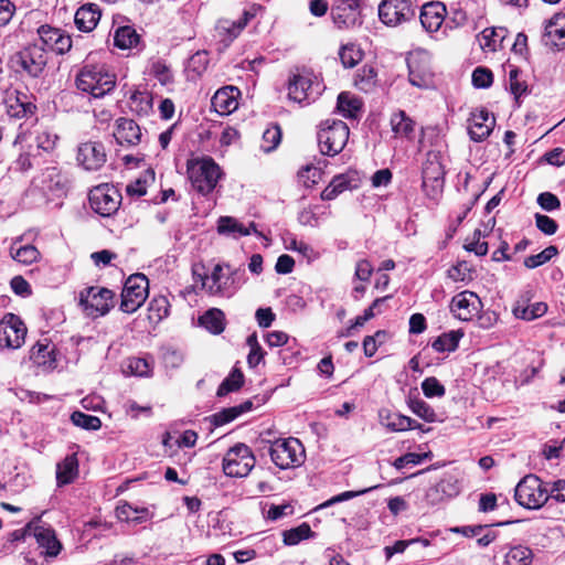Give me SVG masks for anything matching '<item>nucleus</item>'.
<instances>
[{
  "instance_id": "3c124183",
  "label": "nucleus",
  "mask_w": 565,
  "mask_h": 565,
  "mask_svg": "<svg viewBox=\"0 0 565 565\" xmlns=\"http://www.w3.org/2000/svg\"><path fill=\"white\" fill-rule=\"evenodd\" d=\"M131 108L138 114L147 115L152 108V97L147 92H135L130 97Z\"/></svg>"
},
{
  "instance_id": "e433bc0d",
  "label": "nucleus",
  "mask_w": 565,
  "mask_h": 565,
  "mask_svg": "<svg viewBox=\"0 0 565 565\" xmlns=\"http://www.w3.org/2000/svg\"><path fill=\"white\" fill-rule=\"evenodd\" d=\"M11 257L23 265H31L40 259V252L33 245H19L14 242L10 247Z\"/></svg>"
},
{
  "instance_id": "c756f323",
  "label": "nucleus",
  "mask_w": 565,
  "mask_h": 565,
  "mask_svg": "<svg viewBox=\"0 0 565 565\" xmlns=\"http://www.w3.org/2000/svg\"><path fill=\"white\" fill-rule=\"evenodd\" d=\"M202 287L210 295H221L226 288L228 277L224 274V267L220 264L215 265L211 275L200 276Z\"/></svg>"
},
{
  "instance_id": "473e14b6",
  "label": "nucleus",
  "mask_w": 565,
  "mask_h": 565,
  "mask_svg": "<svg viewBox=\"0 0 565 565\" xmlns=\"http://www.w3.org/2000/svg\"><path fill=\"white\" fill-rule=\"evenodd\" d=\"M199 324L213 334H220L225 329V315L218 308H211L199 318Z\"/></svg>"
},
{
  "instance_id": "a211bd4d",
  "label": "nucleus",
  "mask_w": 565,
  "mask_h": 565,
  "mask_svg": "<svg viewBox=\"0 0 565 565\" xmlns=\"http://www.w3.org/2000/svg\"><path fill=\"white\" fill-rule=\"evenodd\" d=\"M77 161L87 171L99 170L107 160L105 147L98 141H86L77 149Z\"/></svg>"
},
{
  "instance_id": "2f4dec72",
  "label": "nucleus",
  "mask_w": 565,
  "mask_h": 565,
  "mask_svg": "<svg viewBox=\"0 0 565 565\" xmlns=\"http://www.w3.org/2000/svg\"><path fill=\"white\" fill-rule=\"evenodd\" d=\"M337 109L343 117L356 119L361 115L362 102L351 93L342 92L338 96Z\"/></svg>"
},
{
  "instance_id": "6ab92c4d",
  "label": "nucleus",
  "mask_w": 565,
  "mask_h": 565,
  "mask_svg": "<svg viewBox=\"0 0 565 565\" xmlns=\"http://www.w3.org/2000/svg\"><path fill=\"white\" fill-rule=\"evenodd\" d=\"M40 45L44 50H51L56 54H64L72 47V39L61 29L52 28L50 25H41L38 29Z\"/></svg>"
},
{
  "instance_id": "b1692460",
  "label": "nucleus",
  "mask_w": 565,
  "mask_h": 565,
  "mask_svg": "<svg viewBox=\"0 0 565 565\" xmlns=\"http://www.w3.org/2000/svg\"><path fill=\"white\" fill-rule=\"evenodd\" d=\"M250 14L245 11L243 17L237 21L231 20H220L215 26V36L220 39L222 43V47L220 50L226 49L242 32V30L246 26Z\"/></svg>"
},
{
  "instance_id": "5701e85b",
  "label": "nucleus",
  "mask_w": 565,
  "mask_h": 565,
  "mask_svg": "<svg viewBox=\"0 0 565 565\" xmlns=\"http://www.w3.org/2000/svg\"><path fill=\"white\" fill-rule=\"evenodd\" d=\"M533 294L531 290L524 291L513 306V315L518 319L532 321L544 316L547 311V305L542 301L531 302Z\"/></svg>"
},
{
  "instance_id": "bb28decb",
  "label": "nucleus",
  "mask_w": 565,
  "mask_h": 565,
  "mask_svg": "<svg viewBox=\"0 0 565 565\" xmlns=\"http://www.w3.org/2000/svg\"><path fill=\"white\" fill-rule=\"evenodd\" d=\"M217 232L222 235L232 236L234 238L241 236H247L254 233L262 236V233L256 230L254 222H250L247 226L241 223L237 218L232 216H221L217 221Z\"/></svg>"
},
{
  "instance_id": "0eeeda50",
  "label": "nucleus",
  "mask_w": 565,
  "mask_h": 565,
  "mask_svg": "<svg viewBox=\"0 0 565 565\" xmlns=\"http://www.w3.org/2000/svg\"><path fill=\"white\" fill-rule=\"evenodd\" d=\"M149 294V281L142 274H135L127 278L122 291L120 310L126 313L137 311L146 301Z\"/></svg>"
},
{
  "instance_id": "a878e982",
  "label": "nucleus",
  "mask_w": 565,
  "mask_h": 565,
  "mask_svg": "<svg viewBox=\"0 0 565 565\" xmlns=\"http://www.w3.org/2000/svg\"><path fill=\"white\" fill-rule=\"evenodd\" d=\"M114 137L119 145L136 146L141 140V129L129 118H118Z\"/></svg>"
},
{
  "instance_id": "9d476101",
  "label": "nucleus",
  "mask_w": 565,
  "mask_h": 565,
  "mask_svg": "<svg viewBox=\"0 0 565 565\" xmlns=\"http://www.w3.org/2000/svg\"><path fill=\"white\" fill-rule=\"evenodd\" d=\"M88 199L92 210L104 217L115 214L121 203L120 193L109 184H100L92 189Z\"/></svg>"
},
{
  "instance_id": "1a4fd4ad",
  "label": "nucleus",
  "mask_w": 565,
  "mask_h": 565,
  "mask_svg": "<svg viewBox=\"0 0 565 565\" xmlns=\"http://www.w3.org/2000/svg\"><path fill=\"white\" fill-rule=\"evenodd\" d=\"M114 292L104 287H88L81 291L79 303L85 313L97 318L105 316L114 307Z\"/></svg>"
},
{
  "instance_id": "393cba45",
  "label": "nucleus",
  "mask_w": 565,
  "mask_h": 565,
  "mask_svg": "<svg viewBox=\"0 0 565 565\" xmlns=\"http://www.w3.org/2000/svg\"><path fill=\"white\" fill-rule=\"evenodd\" d=\"M542 42L550 47L565 46V14H555L546 22Z\"/></svg>"
},
{
  "instance_id": "58836bf2",
  "label": "nucleus",
  "mask_w": 565,
  "mask_h": 565,
  "mask_svg": "<svg viewBox=\"0 0 565 565\" xmlns=\"http://www.w3.org/2000/svg\"><path fill=\"white\" fill-rule=\"evenodd\" d=\"M139 40L140 38L136 30L129 25L118 28L114 34V44L121 50H128L137 46Z\"/></svg>"
},
{
  "instance_id": "4be33fe9",
  "label": "nucleus",
  "mask_w": 565,
  "mask_h": 565,
  "mask_svg": "<svg viewBox=\"0 0 565 565\" xmlns=\"http://www.w3.org/2000/svg\"><path fill=\"white\" fill-rule=\"evenodd\" d=\"M495 125L494 117L486 109H477L471 113L468 120V134L473 141L480 142L487 139Z\"/></svg>"
},
{
  "instance_id": "dca6fc26",
  "label": "nucleus",
  "mask_w": 565,
  "mask_h": 565,
  "mask_svg": "<svg viewBox=\"0 0 565 565\" xmlns=\"http://www.w3.org/2000/svg\"><path fill=\"white\" fill-rule=\"evenodd\" d=\"M482 309V302L478 295L470 290H465L452 297L450 311L461 321L472 320Z\"/></svg>"
},
{
  "instance_id": "13d9d810",
  "label": "nucleus",
  "mask_w": 565,
  "mask_h": 565,
  "mask_svg": "<svg viewBox=\"0 0 565 565\" xmlns=\"http://www.w3.org/2000/svg\"><path fill=\"white\" fill-rule=\"evenodd\" d=\"M26 96L23 95V99L20 97H17L15 99V106L13 104L10 105V115L13 117H28L35 113L36 106L31 103L26 102Z\"/></svg>"
},
{
  "instance_id": "052dcab7",
  "label": "nucleus",
  "mask_w": 565,
  "mask_h": 565,
  "mask_svg": "<svg viewBox=\"0 0 565 565\" xmlns=\"http://www.w3.org/2000/svg\"><path fill=\"white\" fill-rule=\"evenodd\" d=\"M447 500L455 498L460 492L459 480L451 475L445 476L437 482Z\"/></svg>"
},
{
  "instance_id": "4c0bfd02",
  "label": "nucleus",
  "mask_w": 565,
  "mask_h": 565,
  "mask_svg": "<svg viewBox=\"0 0 565 565\" xmlns=\"http://www.w3.org/2000/svg\"><path fill=\"white\" fill-rule=\"evenodd\" d=\"M149 511L147 508H135L125 502L116 508V516L124 522L141 523L147 520Z\"/></svg>"
},
{
  "instance_id": "680f3d73",
  "label": "nucleus",
  "mask_w": 565,
  "mask_h": 565,
  "mask_svg": "<svg viewBox=\"0 0 565 565\" xmlns=\"http://www.w3.org/2000/svg\"><path fill=\"white\" fill-rule=\"evenodd\" d=\"M209 64L207 53L205 51L195 52L188 63V70L196 75H201Z\"/></svg>"
},
{
  "instance_id": "0e129e2a",
  "label": "nucleus",
  "mask_w": 565,
  "mask_h": 565,
  "mask_svg": "<svg viewBox=\"0 0 565 565\" xmlns=\"http://www.w3.org/2000/svg\"><path fill=\"white\" fill-rule=\"evenodd\" d=\"M447 499L444 494V491L440 489L438 483L430 486L426 489L424 494V502L426 507H435L443 502H445Z\"/></svg>"
},
{
  "instance_id": "f704fd0d",
  "label": "nucleus",
  "mask_w": 565,
  "mask_h": 565,
  "mask_svg": "<svg viewBox=\"0 0 565 565\" xmlns=\"http://www.w3.org/2000/svg\"><path fill=\"white\" fill-rule=\"evenodd\" d=\"M505 35V28H487L479 34L478 41L482 50L495 51L501 46Z\"/></svg>"
},
{
  "instance_id": "69168bd1",
  "label": "nucleus",
  "mask_w": 565,
  "mask_h": 565,
  "mask_svg": "<svg viewBox=\"0 0 565 565\" xmlns=\"http://www.w3.org/2000/svg\"><path fill=\"white\" fill-rule=\"evenodd\" d=\"M319 210H320L319 206L303 209L298 215V221L302 225H307V226H311V227L318 226L320 215L324 214V212L319 213Z\"/></svg>"
},
{
  "instance_id": "7c9ffc66",
  "label": "nucleus",
  "mask_w": 565,
  "mask_h": 565,
  "mask_svg": "<svg viewBox=\"0 0 565 565\" xmlns=\"http://www.w3.org/2000/svg\"><path fill=\"white\" fill-rule=\"evenodd\" d=\"M78 475V460L76 454L73 452L57 463L56 481L58 486H65L74 481Z\"/></svg>"
},
{
  "instance_id": "e2e57ef3",
  "label": "nucleus",
  "mask_w": 565,
  "mask_h": 565,
  "mask_svg": "<svg viewBox=\"0 0 565 565\" xmlns=\"http://www.w3.org/2000/svg\"><path fill=\"white\" fill-rule=\"evenodd\" d=\"M493 81L492 72L484 67H477L472 73V84L477 88H488Z\"/></svg>"
},
{
  "instance_id": "20e7f679",
  "label": "nucleus",
  "mask_w": 565,
  "mask_h": 565,
  "mask_svg": "<svg viewBox=\"0 0 565 565\" xmlns=\"http://www.w3.org/2000/svg\"><path fill=\"white\" fill-rule=\"evenodd\" d=\"M514 499L523 508L540 509L548 500L547 486L537 476L526 475L516 484Z\"/></svg>"
},
{
  "instance_id": "2eb2a0df",
  "label": "nucleus",
  "mask_w": 565,
  "mask_h": 565,
  "mask_svg": "<svg viewBox=\"0 0 565 565\" xmlns=\"http://www.w3.org/2000/svg\"><path fill=\"white\" fill-rule=\"evenodd\" d=\"M30 366L40 372H50L57 366L55 345L47 339L38 341L29 350Z\"/></svg>"
},
{
  "instance_id": "f03ea898",
  "label": "nucleus",
  "mask_w": 565,
  "mask_h": 565,
  "mask_svg": "<svg viewBox=\"0 0 565 565\" xmlns=\"http://www.w3.org/2000/svg\"><path fill=\"white\" fill-rule=\"evenodd\" d=\"M186 172L192 186L204 195L215 189L222 177L220 166L210 157L188 160Z\"/></svg>"
},
{
  "instance_id": "5fc2aeb1",
  "label": "nucleus",
  "mask_w": 565,
  "mask_h": 565,
  "mask_svg": "<svg viewBox=\"0 0 565 565\" xmlns=\"http://www.w3.org/2000/svg\"><path fill=\"white\" fill-rule=\"evenodd\" d=\"M243 373L239 370H234L220 385L217 395L223 396L238 390L243 385Z\"/></svg>"
},
{
  "instance_id": "9b49d317",
  "label": "nucleus",
  "mask_w": 565,
  "mask_h": 565,
  "mask_svg": "<svg viewBox=\"0 0 565 565\" xmlns=\"http://www.w3.org/2000/svg\"><path fill=\"white\" fill-rule=\"evenodd\" d=\"M408 77L412 85L427 88L433 84L430 56L424 50L411 52L407 56Z\"/></svg>"
},
{
  "instance_id": "864d4df0",
  "label": "nucleus",
  "mask_w": 565,
  "mask_h": 565,
  "mask_svg": "<svg viewBox=\"0 0 565 565\" xmlns=\"http://www.w3.org/2000/svg\"><path fill=\"white\" fill-rule=\"evenodd\" d=\"M311 529L307 523H302L301 525L285 531L284 532V542L286 545H296L305 539H308L311 535Z\"/></svg>"
},
{
  "instance_id": "4468645a",
  "label": "nucleus",
  "mask_w": 565,
  "mask_h": 565,
  "mask_svg": "<svg viewBox=\"0 0 565 565\" xmlns=\"http://www.w3.org/2000/svg\"><path fill=\"white\" fill-rule=\"evenodd\" d=\"M26 332L20 317L7 313L0 321V344L9 349H19L24 344Z\"/></svg>"
},
{
  "instance_id": "ea45409f",
  "label": "nucleus",
  "mask_w": 565,
  "mask_h": 565,
  "mask_svg": "<svg viewBox=\"0 0 565 565\" xmlns=\"http://www.w3.org/2000/svg\"><path fill=\"white\" fill-rule=\"evenodd\" d=\"M463 333L459 330L443 333L431 343V348L437 352H452L458 348Z\"/></svg>"
},
{
  "instance_id": "c9c22d12",
  "label": "nucleus",
  "mask_w": 565,
  "mask_h": 565,
  "mask_svg": "<svg viewBox=\"0 0 565 565\" xmlns=\"http://www.w3.org/2000/svg\"><path fill=\"white\" fill-rule=\"evenodd\" d=\"M252 407L250 402H245L238 406H233L228 408H224L217 413H214L207 417L204 418L205 422L209 424H228L232 420L236 419L238 415L242 413L249 411Z\"/></svg>"
},
{
  "instance_id": "79ce46f5",
  "label": "nucleus",
  "mask_w": 565,
  "mask_h": 565,
  "mask_svg": "<svg viewBox=\"0 0 565 565\" xmlns=\"http://www.w3.org/2000/svg\"><path fill=\"white\" fill-rule=\"evenodd\" d=\"M533 558L532 551L522 545L513 546L505 555V565H531Z\"/></svg>"
},
{
  "instance_id": "09e8293b",
  "label": "nucleus",
  "mask_w": 565,
  "mask_h": 565,
  "mask_svg": "<svg viewBox=\"0 0 565 565\" xmlns=\"http://www.w3.org/2000/svg\"><path fill=\"white\" fill-rule=\"evenodd\" d=\"M339 55L345 67H354L362 60L363 52L354 44H347L341 47Z\"/></svg>"
},
{
  "instance_id": "f8f14e48",
  "label": "nucleus",
  "mask_w": 565,
  "mask_h": 565,
  "mask_svg": "<svg viewBox=\"0 0 565 565\" xmlns=\"http://www.w3.org/2000/svg\"><path fill=\"white\" fill-rule=\"evenodd\" d=\"M320 92V83L310 73L295 74L289 79L288 97L298 104L315 100Z\"/></svg>"
},
{
  "instance_id": "72a5a7b5",
  "label": "nucleus",
  "mask_w": 565,
  "mask_h": 565,
  "mask_svg": "<svg viewBox=\"0 0 565 565\" xmlns=\"http://www.w3.org/2000/svg\"><path fill=\"white\" fill-rule=\"evenodd\" d=\"M391 127L395 137L412 139L415 132V122L406 116L405 111L399 110L391 117Z\"/></svg>"
},
{
  "instance_id": "a19ab883",
  "label": "nucleus",
  "mask_w": 565,
  "mask_h": 565,
  "mask_svg": "<svg viewBox=\"0 0 565 565\" xmlns=\"http://www.w3.org/2000/svg\"><path fill=\"white\" fill-rule=\"evenodd\" d=\"M284 246L287 250L297 252L308 260L316 258L317 254L313 248L302 241H298L296 236L287 233L282 236Z\"/></svg>"
},
{
  "instance_id": "8fccbe9b",
  "label": "nucleus",
  "mask_w": 565,
  "mask_h": 565,
  "mask_svg": "<svg viewBox=\"0 0 565 565\" xmlns=\"http://www.w3.org/2000/svg\"><path fill=\"white\" fill-rule=\"evenodd\" d=\"M557 253H558L557 247L551 245V246L546 247L545 249H543L541 253L526 257L524 259V266L530 269L536 268V267L547 263L551 258L556 256Z\"/></svg>"
},
{
  "instance_id": "ddd939ff",
  "label": "nucleus",
  "mask_w": 565,
  "mask_h": 565,
  "mask_svg": "<svg viewBox=\"0 0 565 565\" xmlns=\"http://www.w3.org/2000/svg\"><path fill=\"white\" fill-rule=\"evenodd\" d=\"M415 15L411 0H382L379 4V18L387 26H396Z\"/></svg>"
},
{
  "instance_id": "de8ad7c7",
  "label": "nucleus",
  "mask_w": 565,
  "mask_h": 565,
  "mask_svg": "<svg viewBox=\"0 0 565 565\" xmlns=\"http://www.w3.org/2000/svg\"><path fill=\"white\" fill-rule=\"evenodd\" d=\"M170 303L167 297L159 296L154 297L149 303V317L150 319L160 321L168 317Z\"/></svg>"
},
{
  "instance_id": "cd10ccee",
  "label": "nucleus",
  "mask_w": 565,
  "mask_h": 565,
  "mask_svg": "<svg viewBox=\"0 0 565 565\" xmlns=\"http://www.w3.org/2000/svg\"><path fill=\"white\" fill-rule=\"evenodd\" d=\"M100 17L102 12L97 4L85 3L75 13V25L79 31L90 32L97 26Z\"/></svg>"
},
{
  "instance_id": "7ed1b4c3",
  "label": "nucleus",
  "mask_w": 565,
  "mask_h": 565,
  "mask_svg": "<svg viewBox=\"0 0 565 565\" xmlns=\"http://www.w3.org/2000/svg\"><path fill=\"white\" fill-rule=\"evenodd\" d=\"M350 129L348 125L337 119H326L318 131V143L322 154L334 157L348 143Z\"/></svg>"
},
{
  "instance_id": "f257e3e1",
  "label": "nucleus",
  "mask_w": 565,
  "mask_h": 565,
  "mask_svg": "<svg viewBox=\"0 0 565 565\" xmlns=\"http://www.w3.org/2000/svg\"><path fill=\"white\" fill-rule=\"evenodd\" d=\"M75 85L78 90L100 98L115 88L116 75L105 64H85L76 75Z\"/></svg>"
},
{
  "instance_id": "bf43d9fd",
  "label": "nucleus",
  "mask_w": 565,
  "mask_h": 565,
  "mask_svg": "<svg viewBox=\"0 0 565 565\" xmlns=\"http://www.w3.org/2000/svg\"><path fill=\"white\" fill-rule=\"evenodd\" d=\"M422 390L426 397H441L445 395L444 385L434 376L427 377L422 383Z\"/></svg>"
},
{
  "instance_id": "a18cd8bd",
  "label": "nucleus",
  "mask_w": 565,
  "mask_h": 565,
  "mask_svg": "<svg viewBox=\"0 0 565 565\" xmlns=\"http://www.w3.org/2000/svg\"><path fill=\"white\" fill-rule=\"evenodd\" d=\"M58 142V136L50 128H42L36 132L35 143L39 149L51 152Z\"/></svg>"
},
{
  "instance_id": "423d86ee",
  "label": "nucleus",
  "mask_w": 565,
  "mask_h": 565,
  "mask_svg": "<svg viewBox=\"0 0 565 565\" xmlns=\"http://www.w3.org/2000/svg\"><path fill=\"white\" fill-rule=\"evenodd\" d=\"M271 461L280 469H290L303 462L305 449L296 438L277 439L269 447Z\"/></svg>"
},
{
  "instance_id": "f3484780",
  "label": "nucleus",
  "mask_w": 565,
  "mask_h": 565,
  "mask_svg": "<svg viewBox=\"0 0 565 565\" xmlns=\"http://www.w3.org/2000/svg\"><path fill=\"white\" fill-rule=\"evenodd\" d=\"M28 530H32L36 543L44 550L46 556L55 557L58 555L62 544L50 525L42 523L40 518H35L28 523Z\"/></svg>"
},
{
  "instance_id": "49530a36",
  "label": "nucleus",
  "mask_w": 565,
  "mask_h": 565,
  "mask_svg": "<svg viewBox=\"0 0 565 565\" xmlns=\"http://www.w3.org/2000/svg\"><path fill=\"white\" fill-rule=\"evenodd\" d=\"M126 372L131 375L148 377L152 373V364L145 358H130L127 361Z\"/></svg>"
},
{
  "instance_id": "603ef678",
  "label": "nucleus",
  "mask_w": 565,
  "mask_h": 565,
  "mask_svg": "<svg viewBox=\"0 0 565 565\" xmlns=\"http://www.w3.org/2000/svg\"><path fill=\"white\" fill-rule=\"evenodd\" d=\"M262 140V148L265 152H270L274 149H276L281 140V130L279 126L274 125L271 127H268L264 131Z\"/></svg>"
},
{
  "instance_id": "6e6552de",
  "label": "nucleus",
  "mask_w": 565,
  "mask_h": 565,
  "mask_svg": "<svg viewBox=\"0 0 565 565\" xmlns=\"http://www.w3.org/2000/svg\"><path fill=\"white\" fill-rule=\"evenodd\" d=\"M255 457L244 444L230 448L223 458V471L228 477L243 478L248 476L255 466Z\"/></svg>"
},
{
  "instance_id": "774afa93",
  "label": "nucleus",
  "mask_w": 565,
  "mask_h": 565,
  "mask_svg": "<svg viewBox=\"0 0 565 565\" xmlns=\"http://www.w3.org/2000/svg\"><path fill=\"white\" fill-rule=\"evenodd\" d=\"M448 277L452 281H466L471 278L470 268L466 262L458 263L457 265L450 267L447 271Z\"/></svg>"
},
{
  "instance_id": "aec40b11",
  "label": "nucleus",
  "mask_w": 565,
  "mask_h": 565,
  "mask_svg": "<svg viewBox=\"0 0 565 565\" xmlns=\"http://www.w3.org/2000/svg\"><path fill=\"white\" fill-rule=\"evenodd\" d=\"M359 0H338L331 10L333 23L338 29H350L360 24Z\"/></svg>"
},
{
  "instance_id": "338daca9",
  "label": "nucleus",
  "mask_w": 565,
  "mask_h": 565,
  "mask_svg": "<svg viewBox=\"0 0 565 565\" xmlns=\"http://www.w3.org/2000/svg\"><path fill=\"white\" fill-rule=\"evenodd\" d=\"M468 21L467 12L459 6L451 7L448 19L445 21L446 26L454 29L465 25Z\"/></svg>"
},
{
  "instance_id": "4d7b16f0",
  "label": "nucleus",
  "mask_w": 565,
  "mask_h": 565,
  "mask_svg": "<svg viewBox=\"0 0 565 565\" xmlns=\"http://www.w3.org/2000/svg\"><path fill=\"white\" fill-rule=\"evenodd\" d=\"M150 74L156 77L158 82L163 86L173 83V75L170 67L161 61H156L152 63L150 67Z\"/></svg>"
},
{
  "instance_id": "412c9836",
  "label": "nucleus",
  "mask_w": 565,
  "mask_h": 565,
  "mask_svg": "<svg viewBox=\"0 0 565 565\" xmlns=\"http://www.w3.org/2000/svg\"><path fill=\"white\" fill-rule=\"evenodd\" d=\"M447 14V8L444 2L430 1L422 7L419 20L427 32L435 33L440 30Z\"/></svg>"
},
{
  "instance_id": "37998d69",
  "label": "nucleus",
  "mask_w": 565,
  "mask_h": 565,
  "mask_svg": "<svg viewBox=\"0 0 565 565\" xmlns=\"http://www.w3.org/2000/svg\"><path fill=\"white\" fill-rule=\"evenodd\" d=\"M198 439V435L194 430H185L182 435L174 437L170 433H167L163 437L162 444L164 447L172 448L174 445L178 447H193Z\"/></svg>"
},
{
  "instance_id": "c85d7f7f",
  "label": "nucleus",
  "mask_w": 565,
  "mask_h": 565,
  "mask_svg": "<svg viewBox=\"0 0 565 565\" xmlns=\"http://www.w3.org/2000/svg\"><path fill=\"white\" fill-rule=\"evenodd\" d=\"M238 93L235 87H224L218 89L212 97V105L220 114H230L237 108L236 94Z\"/></svg>"
},
{
  "instance_id": "39448f33",
  "label": "nucleus",
  "mask_w": 565,
  "mask_h": 565,
  "mask_svg": "<svg viewBox=\"0 0 565 565\" xmlns=\"http://www.w3.org/2000/svg\"><path fill=\"white\" fill-rule=\"evenodd\" d=\"M10 62L17 73L38 78L44 72L47 56L44 47L34 43L12 55Z\"/></svg>"
},
{
  "instance_id": "c03bdc74",
  "label": "nucleus",
  "mask_w": 565,
  "mask_h": 565,
  "mask_svg": "<svg viewBox=\"0 0 565 565\" xmlns=\"http://www.w3.org/2000/svg\"><path fill=\"white\" fill-rule=\"evenodd\" d=\"M349 189L348 177L340 174L332 179L329 185L321 192V199L324 201L334 200L340 193Z\"/></svg>"
},
{
  "instance_id": "6e6d98bb",
  "label": "nucleus",
  "mask_w": 565,
  "mask_h": 565,
  "mask_svg": "<svg viewBox=\"0 0 565 565\" xmlns=\"http://www.w3.org/2000/svg\"><path fill=\"white\" fill-rule=\"evenodd\" d=\"M431 457H433L431 451H426L423 454L407 452L404 456L396 458L393 462V466L397 470H401L408 465H413V466L419 465L420 462H423V460L430 459Z\"/></svg>"
}]
</instances>
